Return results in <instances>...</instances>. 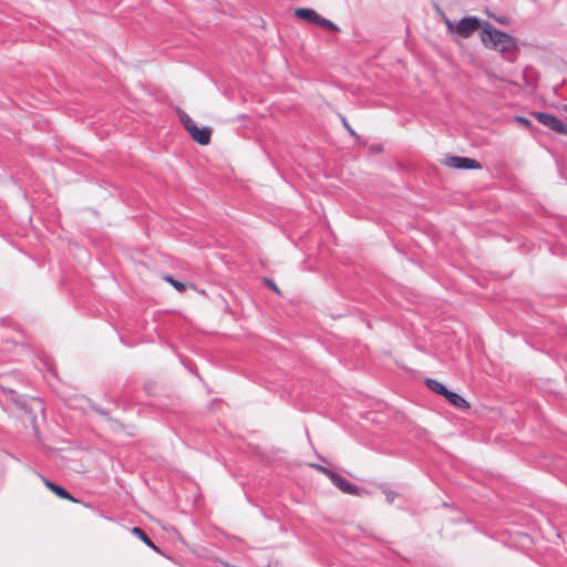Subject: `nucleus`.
<instances>
[{"label": "nucleus", "instance_id": "obj_1", "mask_svg": "<svg viewBox=\"0 0 567 567\" xmlns=\"http://www.w3.org/2000/svg\"><path fill=\"white\" fill-rule=\"evenodd\" d=\"M481 40L486 48L497 50L503 54H511L516 50V42L512 35L488 23L482 30Z\"/></svg>", "mask_w": 567, "mask_h": 567}, {"label": "nucleus", "instance_id": "obj_2", "mask_svg": "<svg viewBox=\"0 0 567 567\" xmlns=\"http://www.w3.org/2000/svg\"><path fill=\"white\" fill-rule=\"evenodd\" d=\"M179 117L185 130L189 133V135L195 142H197L199 145L209 144L212 135V130L209 127H197L194 121L184 112L181 114Z\"/></svg>", "mask_w": 567, "mask_h": 567}, {"label": "nucleus", "instance_id": "obj_3", "mask_svg": "<svg viewBox=\"0 0 567 567\" xmlns=\"http://www.w3.org/2000/svg\"><path fill=\"white\" fill-rule=\"evenodd\" d=\"M315 467L322 472L323 474H326L332 481V483L342 492L352 495H355L358 493L359 486L352 484L350 481H348L340 474H337L336 472L322 465H315Z\"/></svg>", "mask_w": 567, "mask_h": 567}, {"label": "nucleus", "instance_id": "obj_4", "mask_svg": "<svg viewBox=\"0 0 567 567\" xmlns=\"http://www.w3.org/2000/svg\"><path fill=\"white\" fill-rule=\"evenodd\" d=\"M533 116L540 124L550 128L551 131L563 135H567V124L559 120L557 116L545 112H534Z\"/></svg>", "mask_w": 567, "mask_h": 567}, {"label": "nucleus", "instance_id": "obj_5", "mask_svg": "<svg viewBox=\"0 0 567 567\" xmlns=\"http://www.w3.org/2000/svg\"><path fill=\"white\" fill-rule=\"evenodd\" d=\"M445 164L449 167L456 169H478L481 164L473 158L462 156H450L446 158Z\"/></svg>", "mask_w": 567, "mask_h": 567}, {"label": "nucleus", "instance_id": "obj_6", "mask_svg": "<svg viewBox=\"0 0 567 567\" xmlns=\"http://www.w3.org/2000/svg\"><path fill=\"white\" fill-rule=\"evenodd\" d=\"M480 25L481 21L476 17L462 18L456 25V32L463 38H468L480 28Z\"/></svg>", "mask_w": 567, "mask_h": 567}, {"label": "nucleus", "instance_id": "obj_7", "mask_svg": "<svg viewBox=\"0 0 567 567\" xmlns=\"http://www.w3.org/2000/svg\"><path fill=\"white\" fill-rule=\"evenodd\" d=\"M44 485L50 488L53 493H55L59 497L63 499H69L73 503H76L78 501L62 486L54 484L53 482L49 481L48 478H43Z\"/></svg>", "mask_w": 567, "mask_h": 567}, {"label": "nucleus", "instance_id": "obj_8", "mask_svg": "<svg viewBox=\"0 0 567 567\" xmlns=\"http://www.w3.org/2000/svg\"><path fill=\"white\" fill-rule=\"evenodd\" d=\"M296 17L306 20L310 23L317 24L320 14L310 8H298L295 11Z\"/></svg>", "mask_w": 567, "mask_h": 567}, {"label": "nucleus", "instance_id": "obj_9", "mask_svg": "<svg viewBox=\"0 0 567 567\" xmlns=\"http://www.w3.org/2000/svg\"><path fill=\"white\" fill-rule=\"evenodd\" d=\"M445 398L451 404H453L456 408H460V409H468L470 408L468 402L462 395H460L455 392L447 390Z\"/></svg>", "mask_w": 567, "mask_h": 567}, {"label": "nucleus", "instance_id": "obj_10", "mask_svg": "<svg viewBox=\"0 0 567 567\" xmlns=\"http://www.w3.org/2000/svg\"><path fill=\"white\" fill-rule=\"evenodd\" d=\"M425 384L429 386V389H431L433 392L437 393V394H441L443 396H445L446 392H447V389L445 388L444 384H442L441 382L434 380V379H426L425 380Z\"/></svg>", "mask_w": 567, "mask_h": 567}, {"label": "nucleus", "instance_id": "obj_11", "mask_svg": "<svg viewBox=\"0 0 567 567\" xmlns=\"http://www.w3.org/2000/svg\"><path fill=\"white\" fill-rule=\"evenodd\" d=\"M132 534L137 536L140 539L143 540V543L153 548L154 550L158 551V548L155 546V544L151 540V538L140 528V527H133Z\"/></svg>", "mask_w": 567, "mask_h": 567}, {"label": "nucleus", "instance_id": "obj_12", "mask_svg": "<svg viewBox=\"0 0 567 567\" xmlns=\"http://www.w3.org/2000/svg\"><path fill=\"white\" fill-rule=\"evenodd\" d=\"M317 25H320V27H322L324 29H329L331 31H339V27L336 23H333L332 21L323 18L322 16L319 17Z\"/></svg>", "mask_w": 567, "mask_h": 567}, {"label": "nucleus", "instance_id": "obj_13", "mask_svg": "<svg viewBox=\"0 0 567 567\" xmlns=\"http://www.w3.org/2000/svg\"><path fill=\"white\" fill-rule=\"evenodd\" d=\"M167 282H169L177 291H184L186 286L182 281L175 280L172 277L166 278Z\"/></svg>", "mask_w": 567, "mask_h": 567}, {"label": "nucleus", "instance_id": "obj_14", "mask_svg": "<svg viewBox=\"0 0 567 567\" xmlns=\"http://www.w3.org/2000/svg\"><path fill=\"white\" fill-rule=\"evenodd\" d=\"M515 121L520 123V124H523L526 127H530L532 126V122L528 118L524 117V116H516Z\"/></svg>", "mask_w": 567, "mask_h": 567}, {"label": "nucleus", "instance_id": "obj_15", "mask_svg": "<svg viewBox=\"0 0 567 567\" xmlns=\"http://www.w3.org/2000/svg\"><path fill=\"white\" fill-rule=\"evenodd\" d=\"M267 284L269 285V287H270L272 290H275L276 292H279V289H278V287L275 285V282H274V281H271V280L267 279Z\"/></svg>", "mask_w": 567, "mask_h": 567}, {"label": "nucleus", "instance_id": "obj_16", "mask_svg": "<svg viewBox=\"0 0 567 567\" xmlns=\"http://www.w3.org/2000/svg\"><path fill=\"white\" fill-rule=\"evenodd\" d=\"M342 122H343L344 127L349 131V133L351 135H354L353 130L348 125L347 121L344 118H342Z\"/></svg>", "mask_w": 567, "mask_h": 567}, {"label": "nucleus", "instance_id": "obj_17", "mask_svg": "<svg viewBox=\"0 0 567 567\" xmlns=\"http://www.w3.org/2000/svg\"><path fill=\"white\" fill-rule=\"evenodd\" d=\"M393 499H394V494H393V493H389V494H386V501H388L389 503H392V502H393Z\"/></svg>", "mask_w": 567, "mask_h": 567}, {"label": "nucleus", "instance_id": "obj_18", "mask_svg": "<svg viewBox=\"0 0 567 567\" xmlns=\"http://www.w3.org/2000/svg\"><path fill=\"white\" fill-rule=\"evenodd\" d=\"M446 24H447L449 29H451V30L453 29V24H452V22L450 20H446Z\"/></svg>", "mask_w": 567, "mask_h": 567}]
</instances>
